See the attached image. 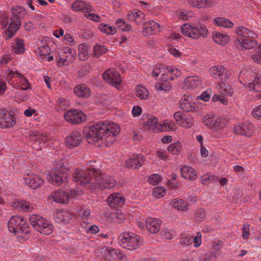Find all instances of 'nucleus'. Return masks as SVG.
Here are the masks:
<instances>
[{
	"mask_svg": "<svg viewBox=\"0 0 261 261\" xmlns=\"http://www.w3.org/2000/svg\"><path fill=\"white\" fill-rule=\"evenodd\" d=\"M79 57L81 60H85L88 55V49L87 45L85 43H82L78 46Z\"/></svg>",
	"mask_w": 261,
	"mask_h": 261,
	"instance_id": "nucleus-40",
	"label": "nucleus"
},
{
	"mask_svg": "<svg viewBox=\"0 0 261 261\" xmlns=\"http://www.w3.org/2000/svg\"><path fill=\"white\" fill-rule=\"evenodd\" d=\"M113 218L116 222L120 223L125 220V215L121 212H117L113 214Z\"/></svg>",
	"mask_w": 261,
	"mask_h": 261,
	"instance_id": "nucleus-52",
	"label": "nucleus"
},
{
	"mask_svg": "<svg viewBox=\"0 0 261 261\" xmlns=\"http://www.w3.org/2000/svg\"><path fill=\"white\" fill-rule=\"evenodd\" d=\"M213 23L218 27L228 28H231L233 25L232 22L224 17H217L214 19Z\"/></svg>",
	"mask_w": 261,
	"mask_h": 261,
	"instance_id": "nucleus-33",
	"label": "nucleus"
},
{
	"mask_svg": "<svg viewBox=\"0 0 261 261\" xmlns=\"http://www.w3.org/2000/svg\"><path fill=\"white\" fill-rule=\"evenodd\" d=\"M59 59L57 61V65L58 66H62L63 65H68L71 63V62H70L69 60V56L66 55V58L62 57V54H59Z\"/></svg>",
	"mask_w": 261,
	"mask_h": 261,
	"instance_id": "nucleus-53",
	"label": "nucleus"
},
{
	"mask_svg": "<svg viewBox=\"0 0 261 261\" xmlns=\"http://www.w3.org/2000/svg\"><path fill=\"white\" fill-rule=\"evenodd\" d=\"M108 49L104 46L96 44L93 48V57L98 58L107 53Z\"/></svg>",
	"mask_w": 261,
	"mask_h": 261,
	"instance_id": "nucleus-43",
	"label": "nucleus"
},
{
	"mask_svg": "<svg viewBox=\"0 0 261 261\" xmlns=\"http://www.w3.org/2000/svg\"><path fill=\"white\" fill-rule=\"evenodd\" d=\"M145 160L144 156L142 154L133 155L126 161L125 167L133 169H137L143 164Z\"/></svg>",
	"mask_w": 261,
	"mask_h": 261,
	"instance_id": "nucleus-17",
	"label": "nucleus"
},
{
	"mask_svg": "<svg viewBox=\"0 0 261 261\" xmlns=\"http://www.w3.org/2000/svg\"><path fill=\"white\" fill-rule=\"evenodd\" d=\"M206 212L202 208H199L195 211V218L196 220H201L205 217Z\"/></svg>",
	"mask_w": 261,
	"mask_h": 261,
	"instance_id": "nucleus-57",
	"label": "nucleus"
},
{
	"mask_svg": "<svg viewBox=\"0 0 261 261\" xmlns=\"http://www.w3.org/2000/svg\"><path fill=\"white\" fill-rule=\"evenodd\" d=\"M118 239L121 247L129 250L138 248L143 243L142 239L140 236L127 232L121 233Z\"/></svg>",
	"mask_w": 261,
	"mask_h": 261,
	"instance_id": "nucleus-7",
	"label": "nucleus"
},
{
	"mask_svg": "<svg viewBox=\"0 0 261 261\" xmlns=\"http://www.w3.org/2000/svg\"><path fill=\"white\" fill-rule=\"evenodd\" d=\"M155 87L158 90H163L166 92H168L172 89V86L170 83L165 81L156 83Z\"/></svg>",
	"mask_w": 261,
	"mask_h": 261,
	"instance_id": "nucleus-45",
	"label": "nucleus"
},
{
	"mask_svg": "<svg viewBox=\"0 0 261 261\" xmlns=\"http://www.w3.org/2000/svg\"><path fill=\"white\" fill-rule=\"evenodd\" d=\"M107 201L108 204L111 207L121 206L124 202V199L119 193H115L110 195Z\"/></svg>",
	"mask_w": 261,
	"mask_h": 261,
	"instance_id": "nucleus-25",
	"label": "nucleus"
},
{
	"mask_svg": "<svg viewBox=\"0 0 261 261\" xmlns=\"http://www.w3.org/2000/svg\"><path fill=\"white\" fill-rule=\"evenodd\" d=\"M219 91L223 95L230 96H232L233 93V90L231 86L229 84L224 82L221 83Z\"/></svg>",
	"mask_w": 261,
	"mask_h": 261,
	"instance_id": "nucleus-37",
	"label": "nucleus"
},
{
	"mask_svg": "<svg viewBox=\"0 0 261 261\" xmlns=\"http://www.w3.org/2000/svg\"><path fill=\"white\" fill-rule=\"evenodd\" d=\"M175 123L174 122H168L164 121L162 123L159 125V131L165 132L167 130H170L173 129Z\"/></svg>",
	"mask_w": 261,
	"mask_h": 261,
	"instance_id": "nucleus-44",
	"label": "nucleus"
},
{
	"mask_svg": "<svg viewBox=\"0 0 261 261\" xmlns=\"http://www.w3.org/2000/svg\"><path fill=\"white\" fill-rule=\"evenodd\" d=\"M201 181L202 184L205 185L210 183L211 181H216L218 180V178L216 177L215 175L211 174V175H205L202 176L200 177Z\"/></svg>",
	"mask_w": 261,
	"mask_h": 261,
	"instance_id": "nucleus-50",
	"label": "nucleus"
},
{
	"mask_svg": "<svg viewBox=\"0 0 261 261\" xmlns=\"http://www.w3.org/2000/svg\"><path fill=\"white\" fill-rule=\"evenodd\" d=\"M172 205L178 210L185 211L187 203L181 199H174L172 201Z\"/></svg>",
	"mask_w": 261,
	"mask_h": 261,
	"instance_id": "nucleus-41",
	"label": "nucleus"
},
{
	"mask_svg": "<svg viewBox=\"0 0 261 261\" xmlns=\"http://www.w3.org/2000/svg\"><path fill=\"white\" fill-rule=\"evenodd\" d=\"M160 25L156 22L150 20L144 23V30L143 32L148 34H151L153 31L160 28Z\"/></svg>",
	"mask_w": 261,
	"mask_h": 261,
	"instance_id": "nucleus-36",
	"label": "nucleus"
},
{
	"mask_svg": "<svg viewBox=\"0 0 261 261\" xmlns=\"http://www.w3.org/2000/svg\"><path fill=\"white\" fill-rule=\"evenodd\" d=\"M167 69L168 70V73H169L170 75H172V76L173 77V80L181 75L180 71L177 68L173 67H168Z\"/></svg>",
	"mask_w": 261,
	"mask_h": 261,
	"instance_id": "nucleus-54",
	"label": "nucleus"
},
{
	"mask_svg": "<svg viewBox=\"0 0 261 261\" xmlns=\"http://www.w3.org/2000/svg\"><path fill=\"white\" fill-rule=\"evenodd\" d=\"M213 100L214 101H219L224 105H226L228 103L227 98L223 95H215L213 97Z\"/></svg>",
	"mask_w": 261,
	"mask_h": 261,
	"instance_id": "nucleus-62",
	"label": "nucleus"
},
{
	"mask_svg": "<svg viewBox=\"0 0 261 261\" xmlns=\"http://www.w3.org/2000/svg\"><path fill=\"white\" fill-rule=\"evenodd\" d=\"M252 59L255 62H258L261 59V44L258 46L257 54L253 55Z\"/></svg>",
	"mask_w": 261,
	"mask_h": 261,
	"instance_id": "nucleus-64",
	"label": "nucleus"
},
{
	"mask_svg": "<svg viewBox=\"0 0 261 261\" xmlns=\"http://www.w3.org/2000/svg\"><path fill=\"white\" fill-rule=\"evenodd\" d=\"M96 173V169L91 168L87 170L76 169L73 173V180L81 186L92 189L95 188L94 178Z\"/></svg>",
	"mask_w": 261,
	"mask_h": 261,
	"instance_id": "nucleus-5",
	"label": "nucleus"
},
{
	"mask_svg": "<svg viewBox=\"0 0 261 261\" xmlns=\"http://www.w3.org/2000/svg\"><path fill=\"white\" fill-rule=\"evenodd\" d=\"M246 76H249L251 79H254L252 82L248 84V88L250 90H253L256 92L261 91V78L257 76L256 73L252 71H247L244 73Z\"/></svg>",
	"mask_w": 261,
	"mask_h": 261,
	"instance_id": "nucleus-18",
	"label": "nucleus"
},
{
	"mask_svg": "<svg viewBox=\"0 0 261 261\" xmlns=\"http://www.w3.org/2000/svg\"><path fill=\"white\" fill-rule=\"evenodd\" d=\"M29 220L34 229L43 234L48 235L53 231V226L49 221L39 215H31Z\"/></svg>",
	"mask_w": 261,
	"mask_h": 261,
	"instance_id": "nucleus-8",
	"label": "nucleus"
},
{
	"mask_svg": "<svg viewBox=\"0 0 261 261\" xmlns=\"http://www.w3.org/2000/svg\"><path fill=\"white\" fill-rule=\"evenodd\" d=\"M161 179V176L158 174H154L150 176L148 181L152 185H157Z\"/></svg>",
	"mask_w": 261,
	"mask_h": 261,
	"instance_id": "nucleus-56",
	"label": "nucleus"
},
{
	"mask_svg": "<svg viewBox=\"0 0 261 261\" xmlns=\"http://www.w3.org/2000/svg\"><path fill=\"white\" fill-rule=\"evenodd\" d=\"M64 40L65 41L66 44L70 46H73L75 44V41L73 36L70 34H65L64 36Z\"/></svg>",
	"mask_w": 261,
	"mask_h": 261,
	"instance_id": "nucleus-59",
	"label": "nucleus"
},
{
	"mask_svg": "<svg viewBox=\"0 0 261 261\" xmlns=\"http://www.w3.org/2000/svg\"><path fill=\"white\" fill-rule=\"evenodd\" d=\"M75 94L80 98H87L91 95L90 88L84 84L78 85L74 88Z\"/></svg>",
	"mask_w": 261,
	"mask_h": 261,
	"instance_id": "nucleus-24",
	"label": "nucleus"
},
{
	"mask_svg": "<svg viewBox=\"0 0 261 261\" xmlns=\"http://www.w3.org/2000/svg\"><path fill=\"white\" fill-rule=\"evenodd\" d=\"M53 198L56 202L65 203L69 200V193L62 190H59L54 193Z\"/></svg>",
	"mask_w": 261,
	"mask_h": 261,
	"instance_id": "nucleus-29",
	"label": "nucleus"
},
{
	"mask_svg": "<svg viewBox=\"0 0 261 261\" xmlns=\"http://www.w3.org/2000/svg\"><path fill=\"white\" fill-rule=\"evenodd\" d=\"M43 182V180L35 174H27L23 177V183L32 189L40 187Z\"/></svg>",
	"mask_w": 261,
	"mask_h": 261,
	"instance_id": "nucleus-14",
	"label": "nucleus"
},
{
	"mask_svg": "<svg viewBox=\"0 0 261 261\" xmlns=\"http://www.w3.org/2000/svg\"><path fill=\"white\" fill-rule=\"evenodd\" d=\"M15 207L21 211H29L32 207L29 202L25 200L18 199L16 200L14 203Z\"/></svg>",
	"mask_w": 261,
	"mask_h": 261,
	"instance_id": "nucleus-35",
	"label": "nucleus"
},
{
	"mask_svg": "<svg viewBox=\"0 0 261 261\" xmlns=\"http://www.w3.org/2000/svg\"><path fill=\"white\" fill-rule=\"evenodd\" d=\"M236 33L240 36V38L235 40L236 46L239 49H249L257 45V42L255 39L257 37V35L254 32L241 26L237 28Z\"/></svg>",
	"mask_w": 261,
	"mask_h": 261,
	"instance_id": "nucleus-2",
	"label": "nucleus"
},
{
	"mask_svg": "<svg viewBox=\"0 0 261 261\" xmlns=\"http://www.w3.org/2000/svg\"><path fill=\"white\" fill-rule=\"evenodd\" d=\"M107 257L111 261H118L124 258V255L120 251L116 249L110 250L107 254Z\"/></svg>",
	"mask_w": 261,
	"mask_h": 261,
	"instance_id": "nucleus-32",
	"label": "nucleus"
},
{
	"mask_svg": "<svg viewBox=\"0 0 261 261\" xmlns=\"http://www.w3.org/2000/svg\"><path fill=\"white\" fill-rule=\"evenodd\" d=\"M15 45L13 46L14 51L16 54H21L24 51L23 40L19 38L15 39Z\"/></svg>",
	"mask_w": 261,
	"mask_h": 261,
	"instance_id": "nucleus-42",
	"label": "nucleus"
},
{
	"mask_svg": "<svg viewBox=\"0 0 261 261\" xmlns=\"http://www.w3.org/2000/svg\"><path fill=\"white\" fill-rule=\"evenodd\" d=\"M194 124V120L191 117L184 116L182 121L179 122V125L182 127L189 128Z\"/></svg>",
	"mask_w": 261,
	"mask_h": 261,
	"instance_id": "nucleus-49",
	"label": "nucleus"
},
{
	"mask_svg": "<svg viewBox=\"0 0 261 261\" xmlns=\"http://www.w3.org/2000/svg\"><path fill=\"white\" fill-rule=\"evenodd\" d=\"M180 30L184 35L195 39L199 38L200 36L206 37L207 36L208 31L204 25L197 27L185 23L181 26Z\"/></svg>",
	"mask_w": 261,
	"mask_h": 261,
	"instance_id": "nucleus-9",
	"label": "nucleus"
},
{
	"mask_svg": "<svg viewBox=\"0 0 261 261\" xmlns=\"http://www.w3.org/2000/svg\"><path fill=\"white\" fill-rule=\"evenodd\" d=\"M180 242L184 245H190L193 243V238L182 234L180 238Z\"/></svg>",
	"mask_w": 261,
	"mask_h": 261,
	"instance_id": "nucleus-55",
	"label": "nucleus"
},
{
	"mask_svg": "<svg viewBox=\"0 0 261 261\" xmlns=\"http://www.w3.org/2000/svg\"><path fill=\"white\" fill-rule=\"evenodd\" d=\"M225 71V69L222 66H214L210 69V72L213 77L222 80H226L229 77V74L226 73Z\"/></svg>",
	"mask_w": 261,
	"mask_h": 261,
	"instance_id": "nucleus-19",
	"label": "nucleus"
},
{
	"mask_svg": "<svg viewBox=\"0 0 261 261\" xmlns=\"http://www.w3.org/2000/svg\"><path fill=\"white\" fill-rule=\"evenodd\" d=\"M8 74V77L10 79H12L14 76V75L16 74V76L18 78L21 79V80L22 82V84L24 86H25V85H28L29 84L27 79L23 75L21 74L20 73L18 72L17 71H16L15 72H13V71L9 70V73Z\"/></svg>",
	"mask_w": 261,
	"mask_h": 261,
	"instance_id": "nucleus-48",
	"label": "nucleus"
},
{
	"mask_svg": "<svg viewBox=\"0 0 261 261\" xmlns=\"http://www.w3.org/2000/svg\"><path fill=\"white\" fill-rule=\"evenodd\" d=\"M99 30L108 35H113L116 32V29L108 24L100 23L98 27Z\"/></svg>",
	"mask_w": 261,
	"mask_h": 261,
	"instance_id": "nucleus-38",
	"label": "nucleus"
},
{
	"mask_svg": "<svg viewBox=\"0 0 261 261\" xmlns=\"http://www.w3.org/2000/svg\"><path fill=\"white\" fill-rule=\"evenodd\" d=\"M8 228L10 232L14 234H29L31 229L29 224L22 217L12 216L8 222Z\"/></svg>",
	"mask_w": 261,
	"mask_h": 261,
	"instance_id": "nucleus-6",
	"label": "nucleus"
},
{
	"mask_svg": "<svg viewBox=\"0 0 261 261\" xmlns=\"http://www.w3.org/2000/svg\"><path fill=\"white\" fill-rule=\"evenodd\" d=\"M70 8L75 11L89 12L92 11V6L89 3L81 0L74 1L72 4Z\"/></svg>",
	"mask_w": 261,
	"mask_h": 261,
	"instance_id": "nucleus-23",
	"label": "nucleus"
},
{
	"mask_svg": "<svg viewBox=\"0 0 261 261\" xmlns=\"http://www.w3.org/2000/svg\"><path fill=\"white\" fill-rule=\"evenodd\" d=\"M180 107L186 112H194L196 110L195 103L190 100L189 96L184 95L180 99Z\"/></svg>",
	"mask_w": 261,
	"mask_h": 261,
	"instance_id": "nucleus-22",
	"label": "nucleus"
},
{
	"mask_svg": "<svg viewBox=\"0 0 261 261\" xmlns=\"http://www.w3.org/2000/svg\"><path fill=\"white\" fill-rule=\"evenodd\" d=\"M182 176L189 180H193L197 178L196 171L191 167L187 166L180 169Z\"/></svg>",
	"mask_w": 261,
	"mask_h": 261,
	"instance_id": "nucleus-27",
	"label": "nucleus"
},
{
	"mask_svg": "<svg viewBox=\"0 0 261 261\" xmlns=\"http://www.w3.org/2000/svg\"><path fill=\"white\" fill-rule=\"evenodd\" d=\"M82 136L79 132H72L66 137L65 143L70 148L78 146L81 143Z\"/></svg>",
	"mask_w": 261,
	"mask_h": 261,
	"instance_id": "nucleus-16",
	"label": "nucleus"
},
{
	"mask_svg": "<svg viewBox=\"0 0 261 261\" xmlns=\"http://www.w3.org/2000/svg\"><path fill=\"white\" fill-rule=\"evenodd\" d=\"M160 123H159V120L157 117L153 116H150L148 120L145 121L144 123V127L147 129H152L154 132L159 131V125Z\"/></svg>",
	"mask_w": 261,
	"mask_h": 261,
	"instance_id": "nucleus-31",
	"label": "nucleus"
},
{
	"mask_svg": "<svg viewBox=\"0 0 261 261\" xmlns=\"http://www.w3.org/2000/svg\"><path fill=\"white\" fill-rule=\"evenodd\" d=\"M137 96L141 99H146L149 96L147 90L142 86H138L137 89Z\"/></svg>",
	"mask_w": 261,
	"mask_h": 261,
	"instance_id": "nucleus-47",
	"label": "nucleus"
},
{
	"mask_svg": "<svg viewBox=\"0 0 261 261\" xmlns=\"http://www.w3.org/2000/svg\"><path fill=\"white\" fill-rule=\"evenodd\" d=\"M39 53L41 56H46L50 52V48L48 45H43L39 48Z\"/></svg>",
	"mask_w": 261,
	"mask_h": 261,
	"instance_id": "nucleus-61",
	"label": "nucleus"
},
{
	"mask_svg": "<svg viewBox=\"0 0 261 261\" xmlns=\"http://www.w3.org/2000/svg\"><path fill=\"white\" fill-rule=\"evenodd\" d=\"M145 222L146 228L150 233H156L159 231L162 223L161 219L149 218Z\"/></svg>",
	"mask_w": 261,
	"mask_h": 261,
	"instance_id": "nucleus-20",
	"label": "nucleus"
},
{
	"mask_svg": "<svg viewBox=\"0 0 261 261\" xmlns=\"http://www.w3.org/2000/svg\"><path fill=\"white\" fill-rule=\"evenodd\" d=\"M11 12L12 13L10 18L11 22L9 27L5 31L6 36L9 38H12L20 28L22 19L27 13L23 7L18 6H16L12 9Z\"/></svg>",
	"mask_w": 261,
	"mask_h": 261,
	"instance_id": "nucleus-3",
	"label": "nucleus"
},
{
	"mask_svg": "<svg viewBox=\"0 0 261 261\" xmlns=\"http://www.w3.org/2000/svg\"><path fill=\"white\" fill-rule=\"evenodd\" d=\"M94 181L96 188L98 187L101 190L113 189L116 185V181L113 176L102 173L97 169Z\"/></svg>",
	"mask_w": 261,
	"mask_h": 261,
	"instance_id": "nucleus-10",
	"label": "nucleus"
},
{
	"mask_svg": "<svg viewBox=\"0 0 261 261\" xmlns=\"http://www.w3.org/2000/svg\"><path fill=\"white\" fill-rule=\"evenodd\" d=\"M64 118L69 123L73 124H78L86 120V116L81 111L72 109L66 112Z\"/></svg>",
	"mask_w": 261,
	"mask_h": 261,
	"instance_id": "nucleus-11",
	"label": "nucleus"
},
{
	"mask_svg": "<svg viewBox=\"0 0 261 261\" xmlns=\"http://www.w3.org/2000/svg\"><path fill=\"white\" fill-rule=\"evenodd\" d=\"M129 20L134 21L137 24L140 25L144 23L145 15L141 11L135 9L130 12L127 15Z\"/></svg>",
	"mask_w": 261,
	"mask_h": 261,
	"instance_id": "nucleus-21",
	"label": "nucleus"
},
{
	"mask_svg": "<svg viewBox=\"0 0 261 261\" xmlns=\"http://www.w3.org/2000/svg\"><path fill=\"white\" fill-rule=\"evenodd\" d=\"M185 84L187 88L195 89L201 86V79L197 76H190L185 79Z\"/></svg>",
	"mask_w": 261,
	"mask_h": 261,
	"instance_id": "nucleus-28",
	"label": "nucleus"
},
{
	"mask_svg": "<svg viewBox=\"0 0 261 261\" xmlns=\"http://www.w3.org/2000/svg\"><path fill=\"white\" fill-rule=\"evenodd\" d=\"M70 170L68 163L65 160H61L56 164L48 177V180L56 186H60L67 179V175Z\"/></svg>",
	"mask_w": 261,
	"mask_h": 261,
	"instance_id": "nucleus-4",
	"label": "nucleus"
},
{
	"mask_svg": "<svg viewBox=\"0 0 261 261\" xmlns=\"http://www.w3.org/2000/svg\"><path fill=\"white\" fill-rule=\"evenodd\" d=\"M115 23L118 29L122 31H129L131 29V25L126 23L122 19H117Z\"/></svg>",
	"mask_w": 261,
	"mask_h": 261,
	"instance_id": "nucleus-46",
	"label": "nucleus"
},
{
	"mask_svg": "<svg viewBox=\"0 0 261 261\" xmlns=\"http://www.w3.org/2000/svg\"><path fill=\"white\" fill-rule=\"evenodd\" d=\"M0 24L3 28H5L8 24V16L4 13L0 14Z\"/></svg>",
	"mask_w": 261,
	"mask_h": 261,
	"instance_id": "nucleus-60",
	"label": "nucleus"
},
{
	"mask_svg": "<svg viewBox=\"0 0 261 261\" xmlns=\"http://www.w3.org/2000/svg\"><path fill=\"white\" fill-rule=\"evenodd\" d=\"M233 129V132L236 135L249 137L253 135L254 127L252 124L245 122L235 126Z\"/></svg>",
	"mask_w": 261,
	"mask_h": 261,
	"instance_id": "nucleus-15",
	"label": "nucleus"
},
{
	"mask_svg": "<svg viewBox=\"0 0 261 261\" xmlns=\"http://www.w3.org/2000/svg\"><path fill=\"white\" fill-rule=\"evenodd\" d=\"M182 146L179 142H177L171 144L168 146L167 149L168 151L173 155H178L182 150Z\"/></svg>",
	"mask_w": 261,
	"mask_h": 261,
	"instance_id": "nucleus-39",
	"label": "nucleus"
},
{
	"mask_svg": "<svg viewBox=\"0 0 261 261\" xmlns=\"http://www.w3.org/2000/svg\"><path fill=\"white\" fill-rule=\"evenodd\" d=\"M120 131L119 126L108 121H99L83 128L85 137L89 143H98L99 146H109L115 141Z\"/></svg>",
	"mask_w": 261,
	"mask_h": 261,
	"instance_id": "nucleus-1",
	"label": "nucleus"
},
{
	"mask_svg": "<svg viewBox=\"0 0 261 261\" xmlns=\"http://www.w3.org/2000/svg\"><path fill=\"white\" fill-rule=\"evenodd\" d=\"M62 54H69V60L70 62H73L75 59L76 53L75 51H73L72 50L68 47H64L62 48Z\"/></svg>",
	"mask_w": 261,
	"mask_h": 261,
	"instance_id": "nucleus-51",
	"label": "nucleus"
},
{
	"mask_svg": "<svg viewBox=\"0 0 261 261\" xmlns=\"http://www.w3.org/2000/svg\"><path fill=\"white\" fill-rule=\"evenodd\" d=\"M16 122L15 116L6 110H0V127L9 128L15 125Z\"/></svg>",
	"mask_w": 261,
	"mask_h": 261,
	"instance_id": "nucleus-13",
	"label": "nucleus"
},
{
	"mask_svg": "<svg viewBox=\"0 0 261 261\" xmlns=\"http://www.w3.org/2000/svg\"><path fill=\"white\" fill-rule=\"evenodd\" d=\"M253 117L261 119V105L256 107L252 112Z\"/></svg>",
	"mask_w": 261,
	"mask_h": 261,
	"instance_id": "nucleus-63",
	"label": "nucleus"
},
{
	"mask_svg": "<svg viewBox=\"0 0 261 261\" xmlns=\"http://www.w3.org/2000/svg\"><path fill=\"white\" fill-rule=\"evenodd\" d=\"M213 38L216 43L220 45H224L229 41L228 36L219 32L214 33Z\"/></svg>",
	"mask_w": 261,
	"mask_h": 261,
	"instance_id": "nucleus-34",
	"label": "nucleus"
},
{
	"mask_svg": "<svg viewBox=\"0 0 261 261\" xmlns=\"http://www.w3.org/2000/svg\"><path fill=\"white\" fill-rule=\"evenodd\" d=\"M103 79L109 84L116 88L120 87L121 84V79L120 74L112 69L106 70L102 75Z\"/></svg>",
	"mask_w": 261,
	"mask_h": 261,
	"instance_id": "nucleus-12",
	"label": "nucleus"
},
{
	"mask_svg": "<svg viewBox=\"0 0 261 261\" xmlns=\"http://www.w3.org/2000/svg\"><path fill=\"white\" fill-rule=\"evenodd\" d=\"M216 252H207L205 255L204 259L202 261H217Z\"/></svg>",
	"mask_w": 261,
	"mask_h": 261,
	"instance_id": "nucleus-58",
	"label": "nucleus"
},
{
	"mask_svg": "<svg viewBox=\"0 0 261 261\" xmlns=\"http://www.w3.org/2000/svg\"><path fill=\"white\" fill-rule=\"evenodd\" d=\"M204 122L207 126L212 128L218 129L222 127L220 120L215 115L205 117Z\"/></svg>",
	"mask_w": 261,
	"mask_h": 261,
	"instance_id": "nucleus-30",
	"label": "nucleus"
},
{
	"mask_svg": "<svg viewBox=\"0 0 261 261\" xmlns=\"http://www.w3.org/2000/svg\"><path fill=\"white\" fill-rule=\"evenodd\" d=\"M215 0H188L192 7L198 8H206L212 7Z\"/></svg>",
	"mask_w": 261,
	"mask_h": 261,
	"instance_id": "nucleus-26",
	"label": "nucleus"
}]
</instances>
